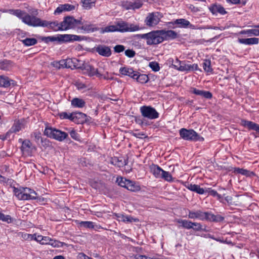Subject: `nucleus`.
Listing matches in <instances>:
<instances>
[{
    "label": "nucleus",
    "instance_id": "obj_62",
    "mask_svg": "<svg viewBox=\"0 0 259 259\" xmlns=\"http://www.w3.org/2000/svg\"><path fill=\"white\" fill-rule=\"evenodd\" d=\"M209 28H211V29H220L221 30H223L224 29H225L226 28V27H223V26H221V27H210Z\"/></svg>",
    "mask_w": 259,
    "mask_h": 259
},
{
    "label": "nucleus",
    "instance_id": "obj_18",
    "mask_svg": "<svg viewBox=\"0 0 259 259\" xmlns=\"http://www.w3.org/2000/svg\"><path fill=\"white\" fill-rule=\"evenodd\" d=\"M163 41L164 40L173 39L178 37V34L174 30H161Z\"/></svg>",
    "mask_w": 259,
    "mask_h": 259
},
{
    "label": "nucleus",
    "instance_id": "obj_2",
    "mask_svg": "<svg viewBox=\"0 0 259 259\" xmlns=\"http://www.w3.org/2000/svg\"><path fill=\"white\" fill-rule=\"evenodd\" d=\"M14 192L15 195L19 200H27L36 199L39 202H43L45 200V198L38 197L36 193L29 188H15Z\"/></svg>",
    "mask_w": 259,
    "mask_h": 259
},
{
    "label": "nucleus",
    "instance_id": "obj_27",
    "mask_svg": "<svg viewBox=\"0 0 259 259\" xmlns=\"http://www.w3.org/2000/svg\"><path fill=\"white\" fill-rule=\"evenodd\" d=\"M241 124L249 130H252L259 133V124H258L245 120H241Z\"/></svg>",
    "mask_w": 259,
    "mask_h": 259
},
{
    "label": "nucleus",
    "instance_id": "obj_21",
    "mask_svg": "<svg viewBox=\"0 0 259 259\" xmlns=\"http://www.w3.org/2000/svg\"><path fill=\"white\" fill-rule=\"evenodd\" d=\"M61 242L54 240L48 236H44L41 242V244H49L54 247H60L61 246Z\"/></svg>",
    "mask_w": 259,
    "mask_h": 259
},
{
    "label": "nucleus",
    "instance_id": "obj_24",
    "mask_svg": "<svg viewBox=\"0 0 259 259\" xmlns=\"http://www.w3.org/2000/svg\"><path fill=\"white\" fill-rule=\"evenodd\" d=\"M114 218L116 219L119 222H123L126 223L132 222L136 221V219L133 218L130 215H124L121 213L114 214Z\"/></svg>",
    "mask_w": 259,
    "mask_h": 259
},
{
    "label": "nucleus",
    "instance_id": "obj_10",
    "mask_svg": "<svg viewBox=\"0 0 259 259\" xmlns=\"http://www.w3.org/2000/svg\"><path fill=\"white\" fill-rule=\"evenodd\" d=\"M79 21L75 20L71 17H66L64 18L63 21L61 22V28L62 30H66L68 29L72 28L75 27Z\"/></svg>",
    "mask_w": 259,
    "mask_h": 259
},
{
    "label": "nucleus",
    "instance_id": "obj_29",
    "mask_svg": "<svg viewBox=\"0 0 259 259\" xmlns=\"http://www.w3.org/2000/svg\"><path fill=\"white\" fill-rule=\"evenodd\" d=\"M187 188L190 191L195 192L199 194H203L206 192V190L201 188L199 185L196 184H188Z\"/></svg>",
    "mask_w": 259,
    "mask_h": 259
},
{
    "label": "nucleus",
    "instance_id": "obj_35",
    "mask_svg": "<svg viewBox=\"0 0 259 259\" xmlns=\"http://www.w3.org/2000/svg\"><path fill=\"white\" fill-rule=\"evenodd\" d=\"M203 68L207 74H212L213 69L211 66V61L209 60L205 59L202 64Z\"/></svg>",
    "mask_w": 259,
    "mask_h": 259
},
{
    "label": "nucleus",
    "instance_id": "obj_31",
    "mask_svg": "<svg viewBox=\"0 0 259 259\" xmlns=\"http://www.w3.org/2000/svg\"><path fill=\"white\" fill-rule=\"evenodd\" d=\"M209 10L214 15H217L218 13L224 15L226 13L225 9L221 5H213L209 8Z\"/></svg>",
    "mask_w": 259,
    "mask_h": 259
},
{
    "label": "nucleus",
    "instance_id": "obj_25",
    "mask_svg": "<svg viewBox=\"0 0 259 259\" xmlns=\"http://www.w3.org/2000/svg\"><path fill=\"white\" fill-rule=\"evenodd\" d=\"M96 50L100 55L104 57H109L111 54L110 49L107 46H99L96 48Z\"/></svg>",
    "mask_w": 259,
    "mask_h": 259
},
{
    "label": "nucleus",
    "instance_id": "obj_40",
    "mask_svg": "<svg viewBox=\"0 0 259 259\" xmlns=\"http://www.w3.org/2000/svg\"><path fill=\"white\" fill-rule=\"evenodd\" d=\"M10 85V80L7 77L0 76V87H8Z\"/></svg>",
    "mask_w": 259,
    "mask_h": 259
},
{
    "label": "nucleus",
    "instance_id": "obj_17",
    "mask_svg": "<svg viewBox=\"0 0 259 259\" xmlns=\"http://www.w3.org/2000/svg\"><path fill=\"white\" fill-rule=\"evenodd\" d=\"M61 65H65L67 68H79V61L76 58L67 59L61 61Z\"/></svg>",
    "mask_w": 259,
    "mask_h": 259
},
{
    "label": "nucleus",
    "instance_id": "obj_58",
    "mask_svg": "<svg viewBox=\"0 0 259 259\" xmlns=\"http://www.w3.org/2000/svg\"><path fill=\"white\" fill-rule=\"evenodd\" d=\"M236 171L243 175H248L249 174V171L248 170L242 168H238L236 170Z\"/></svg>",
    "mask_w": 259,
    "mask_h": 259
},
{
    "label": "nucleus",
    "instance_id": "obj_14",
    "mask_svg": "<svg viewBox=\"0 0 259 259\" xmlns=\"http://www.w3.org/2000/svg\"><path fill=\"white\" fill-rule=\"evenodd\" d=\"M168 24L170 25H176V27H179V28H187L189 27L192 29H195V26L193 25L190 24V22L185 19H178L174 21H171L168 22Z\"/></svg>",
    "mask_w": 259,
    "mask_h": 259
},
{
    "label": "nucleus",
    "instance_id": "obj_33",
    "mask_svg": "<svg viewBox=\"0 0 259 259\" xmlns=\"http://www.w3.org/2000/svg\"><path fill=\"white\" fill-rule=\"evenodd\" d=\"M126 188L133 192H137L141 189L140 186L138 183L131 180H129L128 182H127V185Z\"/></svg>",
    "mask_w": 259,
    "mask_h": 259
},
{
    "label": "nucleus",
    "instance_id": "obj_4",
    "mask_svg": "<svg viewBox=\"0 0 259 259\" xmlns=\"http://www.w3.org/2000/svg\"><path fill=\"white\" fill-rule=\"evenodd\" d=\"M140 37L146 40L148 45H157L163 42L161 30H154L141 34Z\"/></svg>",
    "mask_w": 259,
    "mask_h": 259
},
{
    "label": "nucleus",
    "instance_id": "obj_45",
    "mask_svg": "<svg viewBox=\"0 0 259 259\" xmlns=\"http://www.w3.org/2000/svg\"><path fill=\"white\" fill-rule=\"evenodd\" d=\"M182 65L179 67L180 71L188 72H189L190 64H187L186 61H183Z\"/></svg>",
    "mask_w": 259,
    "mask_h": 259
},
{
    "label": "nucleus",
    "instance_id": "obj_19",
    "mask_svg": "<svg viewBox=\"0 0 259 259\" xmlns=\"http://www.w3.org/2000/svg\"><path fill=\"white\" fill-rule=\"evenodd\" d=\"M191 93L206 99H210L212 97L211 93L209 91H205L197 89L196 88H191L190 90Z\"/></svg>",
    "mask_w": 259,
    "mask_h": 259
},
{
    "label": "nucleus",
    "instance_id": "obj_32",
    "mask_svg": "<svg viewBox=\"0 0 259 259\" xmlns=\"http://www.w3.org/2000/svg\"><path fill=\"white\" fill-rule=\"evenodd\" d=\"M24 237L26 239H28V240H34L37 241V242L39 243L40 244H41V242L44 236L42 235H40L36 234H26L24 235Z\"/></svg>",
    "mask_w": 259,
    "mask_h": 259
},
{
    "label": "nucleus",
    "instance_id": "obj_22",
    "mask_svg": "<svg viewBox=\"0 0 259 259\" xmlns=\"http://www.w3.org/2000/svg\"><path fill=\"white\" fill-rule=\"evenodd\" d=\"M58 40L62 41H69L78 40L79 36L73 34H60L57 36Z\"/></svg>",
    "mask_w": 259,
    "mask_h": 259
},
{
    "label": "nucleus",
    "instance_id": "obj_20",
    "mask_svg": "<svg viewBox=\"0 0 259 259\" xmlns=\"http://www.w3.org/2000/svg\"><path fill=\"white\" fill-rule=\"evenodd\" d=\"M119 72L123 75L128 76L130 77L135 79L138 71L134 70L132 68L123 67L120 68Z\"/></svg>",
    "mask_w": 259,
    "mask_h": 259
},
{
    "label": "nucleus",
    "instance_id": "obj_42",
    "mask_svg": "<svg viewBox=\"0 0 259 259\" xmlns=\"http://www.w3.org/2000/svg\"><path fill=\"white\" fill-rule=\"evenodd\" d=\"M128 181L129 180H127L122 177L117 178L116 180V182L119 186L125 188L127 187V182H128Z\"/></svg>",
    "mask_w": 259,
    "mask_h": 259
},
{
    "label": "nucleus",
    "instance_id": "obj_47",
    "mask_svg": "<svg viewBox=\"0 0 259 259\" xmlns=\"http://www.w3.org/2000/svg\"><path fill=\"white\" fill-rule=\"evenodd\" d=\"M0 220L3 222H5L7 223H10L12 222V218L9 215H5L1 213L0 214Z\"/></svg>",
    "mask_w": 259,
    "mask_h": 259
},
{
    "label": "nucleus",
    "instance_id": "obj_26",
    "mask_svg": "<svg viewBox=\"0 0 259 259\" xmlns=\"http://www.w3.org/2000/svg\"><path fill=\"white\" fill-rule=\"evenodd\" d=\"M151 172L154 176L157 179H160L161 177V174L163 170L159 166L156 164H152L150 166Z\"/></svg>",
    "mask_w": 259,
    "mask_h": 259
},
{
    "label": "nucleus",
    "instance_id": "obj_34",
    "mask_svg": "<svg viewBox=\"0 0 259 259\" xmlns=\"http://www.w3.org/2000/svg\"><path fill=\"white\" fill-rule=\"evenodd\" d=\"M47 23V26H41L42 27H48L54 31L62 30L61 28V22L58 23V22L55 21L52 22H49L46 21Z\"/></svg>",
    "mask_w": 259,
    "mask_h": 259
},
{
    "label": "nucleus",
    "instance_id": "obj_28",
    "mask_svg": "<svg viewBox=\"0 0 259 259\" xmlns=\"http://www.w3.org/2000/svg\"><path fill=\"white\" fill-rule=\"evenodd\" d=\"M238 42L240 44L245 45H257L258 44L259 39L256 37H251L248 38H238Z\"/></svg>",
    "mask_w": 259,
    "mask_h": 259
},
{
    "label": "nucleus",
    "instance_id": "obj_55",
    "mask_svg": "<svg viewBox=\"0 0 259 259\" xmlns=\"http://www.w3.org/2000/svg\"><path fill=\"white\" fill-rule=\"evenodd\" d=\"M189 72L194 70H200L197 64H190Z\"/></svg>",
    "mask_w": 259,
    "mask_h": 259
},
{
    "label": "nucleus",
    "instance_id": "obj_50",
    "mask_svg": "<svg viewBox=\"0 0 259 259\" xmlns=\"http://www.w3.org/2000/svg\"><path fill=\"white\" fill-rule=\"evenodd\" d=\"M70 136L72 138L76 140H79V135L74 130H72L70 132Z\"/></svg>",
    "mask_w": 259,
    "mask_h": 259
},
{
    "label": "nucleus",
    "instance_id": "obj_61",
    "mask_svg": "<svg viewBox=\"0 0 259 259\" xmlns=\"http://www.w3.org/2000/svg\"><path fill=\"white\" fill-rule=\"evenodd\" d=\"M226 201L229 204L232 203V198L231 196H227L225 197Z\"/></svg>",
    "mask_w": 259,
    "mask_h": 259
},
{
    "label": "nucleus",
    "instance_id": "obj_51",
    "mask_svg": "<svg viewBox=\"0 0 259 259\" xmlns=\"http://www.w3.org/2000/svg\"><path fill=\"white\" fill-rule=\"evenodd\" d=\"M114 50L116 53H120L124 51V47L122 45H117L114 47Z\"/></svg>",
    "mask_w": 259,
    "mask_h": 259
},
{
    "label": "nucleus",
    "instance_id": "obj_53",
    "mask_svg": "<svg viewBox=\"0 0 259 259\" xmlns=\"http://www.w3.org/2000/svg\"><path fill=\"white\" fill-rule=\"evenodd\" d=\"M32 137L36 142H38L41 139V134L39 132H34L32 134Z\"/></svg>",
    "mask_w": 259,
    "mask_h": 259
},
{
    "label": "nucleus",
    "instance_id": "obj_23",
    "mask_svg": "<svg viewBox=\"0 0 259 259\" xmlns=\"http://www.w3.org/2000/svg\"><path fill=\"white\" fill-rule=\"evenodd\" d=\"M74 9V7L72 5L66 4L61 5L55 10L54 14L55 15H59L64 12L70 11Z\"/></svg>",
    "mask_w": 259,
    "mask_h": 259
},
{
    "label": "nucleus",
    "instance_id": "obj_56",
    "mask_svg": "<svg viewBox=\"0 0 259 259\" xmlns=\"http://www.w3.org/2000/svg\"><path fill=\"white\" fill-rule=\"evenodd\" d=\"M142 4L140 2H136L132 5V8L133 9H139L141 7Z\"/></svg>",
    "mask_w": 259,
    "mask_h": 259
},
{
    "label": "nucleus",
    "instance_id": "obj_9",
    "mask_svg": "<svg viewBox=\"0 0 259 259\" xmlns=\"http://www.w3.org/2000/svg\"><path fill=\"white\" fill-rule=\"evenodd\" d=\"M161 17V15L158 12L150 13L146 17L145 23L148 26L153 27L158 24Z\"/></svg>",
    "mask_w": 259,
    "mask_h": 259
},
{
    "label": "nucleus",
    "instance_id": "obj_39",
    "mask_svg": "<svg viewBox=\"0 0 259 259\" xmlns=\"http://www.w3.org/2000/svg\"><path fill=\"white\" fill-rule=\"evenodd\" d=\"M21 41L26 46H31L37 43V40L34 38H26Z\"/></svg>",
    "mask_w": 259,
    "mask_h": 259
},
{
    "label": "nucleus",
    "instance_id": "obj_52",
    "mask_svg": "<svg viewBox=\"0 0 259 259\" xmlns=\"http://www.w3.org/2000/svg\"><path fill=\"white\" fill-rule=\"evenodd\" d=\"M82 227L92 228L94 227V225L91 222H82Z\"/></svg>",
    "mask_w": 259,
    "mask_h": 259
},
{
    "label": "nucleus",
    "instance_id": "obj_48",
    "mask_svg": "<svg viewBox=\"0 0 259 259\" xmlns=\"http://www.w3.org/2000/svg\"><path fill=\"white\" fill-rule=\"evenodd\" d=\"M149 66L154 71H158L160 69L158 63L156 62H150Z\"/></svg>",
    "mask_w": 259,
    "mask_h": 259
},
{
    "label": "nucleus",
    "instance_id": "obj_6",
    "mask_svg": "<svg viewBox=\"0 0 259 259\" xmlns=\"http://www.w3.org/2000/svg\"><path fill=\"white\" fill-rule=\"evenodd\" d=\"M180 137L186 141H202L204 138L200 137L193 130H187L185 128H181L179 131Z\"/></svg>",
    "mask_w": 259,
    "mask_h": 259
},
{
    "label": "nucleus",
    "instance_id": "obj_59",
    "mask_svg": "<svg viewBox=\"0 0 259 259\" xmlns=\"http://www.w3.org/2000/svg\"><path fill=\"white\" fill-rule=\"evenodd\" d=\"M135 259H150V258L147 257L145 255H136L135 256Z\"/></svg>",
    "mask_w": 259,
    "mask_h": 259
},
{
    "label": "nucleus",
    "instance_id": "obj_44",
    "mask_svg": "<svg viewBox=\"0 0 259 259\" xmlns=\"http://www.w3.org/2000/svg\"><path fill=\"white\" fill-rule=\"evenodd\" d=\"M205 191H206V192H208L210 195H211L213 197H216L217 198V199L219 200H221L223 197L221 195L218 194L216 191L211 189L210 188L206 189L205 190Z\"/></svg>",
    "mask_w": 259,
    "mask_h": 259
},
{
    "label": "nucleus",
    "instance_id": "obj_49",
    "mask_svg": "<svg viewBox=\"0 0 259 259\" xmlns=\"http://www.w3.org/2000/svg\"><path fill=\"white\" fill-rule=\"evenodd\" d=\"M182 62L183 61H181L178 59H176L172 64L174 68L180 71L179 67L181 66V64H182Z\"/></svg>",
    "mask_w": 259,
    "mask_h": 259
},
{
    "label": "nucleus",
    "instance_id": "obj_8",
    "mask_svg": "<svg viewBox=\"0 0 259 259\" xmlns=\"http://www.w3.org/2000/svg\"><path fill=\"white\" fill-rule=\"evenodd\" d=\"M142 115L149 119H155L159 117V113L153 107L149 106H143L140 107Z\"/></svg>",
    "mask_w": 259,
    "mask_h": 259
},
{
    "label": "nucleus",
    "instance_id": "obj_46",
    "mask_svg": "<svg viewBox=\"0 0 259 259\" xmlns=\"http://www.w3.org/2000/svg\"><path fill=\"white\" fill-rule=\"evenodd\" d=\"M4 12H8L10 14H11L12 15L16 16L18 18L19 17H21L22 14V11H21L20 10H13V9H11V10H8V11H4Z\"/></svg>",
    "mask_w": 259,
    "mask_h": 259
},
{
    "label": "nucleus",
    "instance_id": "obj_16",
    "mask_svg": "<svg viewBox=\"0 0 259 259\" xmlns=\"http://www.w3.org/2000/svg\"><path fill=\"white\" fill-rule=\"evenodd\" d=\"M25 127L23 121L19 120L15 121L11 129L7 133L6 137H10L12 133H16L23 129Z\"/></svg>",
    "mask_w": 259,
    "mask_h": 259
},
{
    "label": "nucleus",
    "instance_id": "obj_38",
    "mask_svg": "<svg viewBox=\"0 0 259 259\" xmlns=\"http://www.w3.org/2000/svg\"><path fill=\"white\" fill-rule=\"evenodd\" d=\"M162 174H161V177H160V179H162L168 182H172L174 181L172 176L170 172L163 170Z\"/></svg>",
    "mask_w": 259,
    "mask_h": 259
},
{
    "label": "nucleus",
    "instance_id": "obj_57",
    "mask_svg": "<svg viewBox=\"0 0 259 259\" xmlns=\"http://www.w3.org/2000/svg\"><path fill=\"white\" fill-rule=\"evenodd\" d=\"M91 118L90 117L87 116V115L82 113V123L83 122H90Z\"/></svg>",
    "mask_w": 259,
    "mask_h": 259
},
{
    "label": "nucleus",
    "instance_id": "obj_36",
    "mask_svg": "<svg viewBox=\"0 0 259 259\" xmlns=\"http://www.w3.org/2000/svg\"><path fill=\"white\" fill-rule=\"evenodd\" d=\"M134 79H136V80L140 83H145L148 81L149 78L147 75L140 74L139 72H137L136 76L135 77Z\"/></svg>",
    "mask_w": 259,
    "mask_h": 259
},
{
    "label": "nucleus",
    "instance_id": "obj_13",
    "mask_svg": "<svg viewBox=\"0 0 259 259\" xmlns=\"http://www.w3.org/2000/svg\"><path fill=\"white\" fill-rule=\"evenodd\" d=\"M177 222L180 224L181 226L187 229L193 228L199 230L201 229V226L200 224L192 223L188 220L179 219L177 220Z\"/></svg>",
    "mask_w": 259,
    "mask_h": 259
},
{
    "label": "nucleus",
    "instance_id": "obj_11",
    "mask_svg": "<svg viewBox=\"0 0 259 259\" xmlns=\"http://www.w3.org/2000/svg\"><path fill=\"white\" fill-rule=\"evenodd\" d=\"M60 117L61 119H69L77 124H79L81 121V113L80 112H72L69 114L62 112L60 114Z\"/></svg>",
    "mask_w": 259,
    "mask_h": 259
},
{
    "label": "nucleus",
    "instance_id": "obj_1",
    "mask_svg": "<svg viewBox=\"0 0 259 259\" xmlns=\"http://www.w3.org/2000/svg\"><path fill=\"white\" fill-rule=\"evenodd\" d=\"M140 29L141 28L137 24L128 23L125 21H120L115 23L114 24L101 28L100 29V32L102 33L115 31L120 32H134Z\"/></svg>",
    "mask_w": 259,
    "mask_h": 259
},
{
    "label": "nucleus",
    "instance_id": "obj_43",
    "mask_svg": "<svg viewBox=\"0 0 259 259\" xmlns=\"http://www.w3.org/2000/svg\"><path fill=\"white\" fill-rule=\"evenodd\" d=\"M71 106L73 108L81 107V100L79 98H73L71 102Z\"/></svg>",
    "mask_w": 259,
    "mask_h": 259
},
{
    "label": "nucleus",
    "instance_id": "obj_15",
    "mask_svg": "<svg viewBox=\"0 0 259 259\" xmlns=\"http://www.w3.org/2000/svg\"><path fill=\"white\" fill-rule=\"evenodd\" d=\"M82 71H83V73L87 74L89 76L97 75L100 76L101 75L98 70L94 68L90 64L86 63L83 64V66H82Z\"/></svg>",
    "mask_w": 259,
    "mask_h": 259
},
{
    "label": "nucleus",
    "instance_id": "obj_3",
    "mask_svg": "<svg viewBox=\"0 0 259 259\" xmlns=\"http://www.w3.org/2000/svg\"><path fill=\"white\" fill-rule=\"evenodd\" d=\"M188 217L191 219H198L200 220H206L210 221H221L223 218L220 215H214L210 212H203L200 210L189 211Z\"/></svg>",
    "mask_w": 259,
    "mask_h": 259
},
{
    "label": "nucleus",
    "instance_id": "obj_54",
    "mask_svg": "<svg viewBox=\"0 0 259 259\" xmlns=\"http://www.w3.org/2000/svg\"><path fill=\"white\" fill-rule=\"evenodd\" d=\"M125 55L130 58H132L135 56V52L132 50H127L125 51Z\"/></svg>",
    "mask_w": 259,
    "mask_h": 259
},
{
    "label": "nucleus",
    "instance_id": "obj_30",
    "mask_svg": "<svg viewBox=\"0 0 259 259\" xmlns=\"http://www.w3.org/2000/svg\"><path fill=\"white\" fill-rule=\"evenodd\" d=\"M255 25L254 26L253 29H247V30H243L239 32V34H246L249 36H259V29H257V27H255Z\"/></svg>",
    "mask_w": 259,
    "mask_h": 259
},
{
    "label": "nucleus",
    "instance_id": "obj_63",
    "mask_svg": "<svg viewBox=\"0 0 259 259\" xmlns=\"http://www.w3.org/2000/svg\"><path fill=\"white\" fill-rule=\"evenodd\" d=\"M227 1L233 4H237L240 3V0H227Z\"/></svg>",
    "mask_w": 259,
    "mask_h": 259
},
{
    "label": "nucleus",
    "instance_id": "obj_7",
    "mask_svg": "<svg viewBox=\"0 0 259 259\" xmlns=\"http://www.w3.org/2000/svg\"><path fill=\"white\" fill-rule=\"evenodd\" d=\"M44 134L49 138L54 139L59 141H63L68 136L66 133L51 127H46L44 131Z\"/></svg>",
    "mask_w": 259,
    "mask_h": 259
},
{
    "label": "nucleus",
    "instance_id": "obj_37",
    "mask_svg": "<svg viewBox=\"0 0 259 259\" xmlns=\"http://www.w3.org/2000/svg\"><path fill=\"white\" fill-rule=\"evenodd\" d=\"M96 0H82V7L88 10L95 6Z\"/></svg>",
    "mask_w": 259,
    "mask_h": 259
},
{
    "label": "nucleus",
    "instance_id": "obj_64",
    "mask_svg": "<svg viewBox=\"0 0 259 259\" xmlns=\"http://www.w3.org/2000/svg\"><path fill=\"white\" fill-rule=\"evenodd\" d=\"M30 13L34 16L38 15V11L36 9H33L30 12Z\"/></svg>",
    "mask_w": 259,
    "mask_h": 259
},
{
    "label": "nucleus",
    "instance_id": "obj_60",
    "mask_svg": "<svg viewBox=\"0 0 259 259\" xmlns=\"http://www.w3.org/2000/svg\"><path fill=\"white\" fill-rule=\"evenodd\" d=\"M111 162L112 164L115 165H117L118 166H119V164L118 163H117L118 162V159L116 157H114L113 158H112L111 159Z\"/></svg>",
    "mask_w": 259,
    "mask_h": 259
},
{
    "label": "nucleus",
    "instance_id": "obj_41",
    "mask_svg": "<svg viewBox=\"0 0 259 259\" xmlns=\"http://www.w3.org/2000/svg\"><path fill=\"white\" fill-rule=\"evenodd\" d=\"M11 66V62L8 60L0 62V69L3 70H8Z\"/></svg>",
    "mask_w": 259,
    "mask_h": 259
},
{
    "label": "nucleus",
    "instance_id": "obj_5",
    "mask_svg": "<svg viewBox=\"0 0 259 259\" xmlns=\"http://www.w3.org/2000/svg\"><path fill=\"white\" fill-rule=\"evenodd\" d=\"M23 22L26 24L33 27H38L41 26H47V23L46 21L41 20L40 19L35 16H31L22 11V14L19 17Z\"/></svg>",
    "mask_w": 259,
    "mask_h": 259
},
{
    "label": "nucleus",
    "instance_id": "obj_12",
    "mask_svg": "<svg viewBox=\"0 0 259 259\" xmlns=\"http://www.w3.org/2000/svg\"><path fill=\"white\" fill-rule=\"evenodd\" d=\"M19 141L22 142L21 151L24 154L29 155L36 150L29 140L22 141V139H19Z\"/></svg>",
    "mask_w": 259,
    "mask_h": 259
}]
</instances>
